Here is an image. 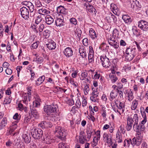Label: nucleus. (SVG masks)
Wrapping results in <instances>:
<instances>
[{
	"label": "nucleus",
	"mask_w": 148,
	"mask_h": 148,
	"mask_svg": "<svg viewBox=\"0 0 148 148\" xmlns=\"http://www.w3.org/2000/svg\"><path fill=\"white\" fill-rule=\"evenodd\" d=\"M88 40L87 38H84L82 40V43L83 45L85 46H87L88 45Z\"/></svg>",
	"instance_id": "58"
},
{
	"label": "nucleus",
	"mask_w": 148,
	"mask_h": 148,
	"mask_svg": "<svg viewBox=\"0 0 148 148\" xmlns=\"http://www.w3.org/2000/svg\"><path fill=\"white\" fill-rule=\"evenodd\" d=\"M45 22L48 25L51 24L54 21L53 19L49 15L46 16Z\"/></svg>",
	"instance_id": "23"
},
{
	"label": "nucleus",
	"mask_w": 148,
	"mask_h": 148,
	"mask_svg": "<svg viewBox=\"0 0 148 148\" xmlns=\"http://www.w3.org/2000/svg\"><path fill=\"white\" fill-rule=\"evenodd\" d=\"M47 47L49 49L52 50L55 49L56 47V43L53 41L49 42V44H46Z\"/></svg>",
	"instance_id": "24"
},
{
	"label": "nucleus",
	"mask_w": 148,
	"mask_h": 148,
	"mask_svg": "<svg viewBox=\"0 0 148 148\" xmlns=\"http://www.w3.org/2000/svg\"><path fill=\"white\" fill-rule=\"evenodd\" d=\"M133 128L134 130L138 134H140V125L139 126L138 123H134L133 125Z\"/></svg>",
	"instance_id": "26"
},
{
	"label": "nucleus",
	"mask_w": 148,
	"mask_h": 148,
	"mask_svg": "<svg viewBox=\"0 0 148 148\" xmlns=\"http://www.w3.org/2000/svg\"><path fill=\"white\" fill-rule=\"evenodd\" d=\"M125 58L126 60L128 61H130L133 60V58L135 57V56L132 55L128 53H125Z\"/></svg>",
	"instance_id": "33"
},
{
	"label": "nucleus",
	"mask_w": 148,
	"mask_h": 148,
	"mask_svg": "<svg viewBox=\"0 0 148 148\" xmlns=\"http://www.w3.org/2000/svg\"><path fill=\"white\" fill-rule=\"evenodd\" d=\"M131 142H132V141H131V139H129V140L125 139L124 141V146L129 147Z\"/></svg>",
	"instance_id": "51"
},
{
	"label": "nucleus",
	"mask_w": 148,
	"mask_h": 148,
	"mask_svg": "<svg viewBox=\"0 0 148 148\" xmlns=\"http://www.w3.org/2000/svg\"><path fill=\"white\" fill-rule=\"evenodd\" d=\"M100 139V138L95 137L93 138L92 146H93V147L96 146Z\"/></svg>",
	"instance_id": "47"
},
{
	"label": "nucleus",
	"mask_w": 148,
	"mask_h": 148,
	"mask_svg": "<svg viewBox=\"0 0 148 148\" xmlns=\"http://www.w3.org/2000/svg\"><path fill=\"white\" fill-rule=\"evenodd\" d=\"M64 53L68 57L72 56L73 55V52L71 48L69 47H67L64 49Z\"/></svg>",
	"instance_id": "14"
},
{
	"label": "nucleus",
	"mask_w": 148,
	"mask_h": 148,
	"mask_svg": "<svg viewBox=\"0 0 148 148\" xmlns=\"http://www.w3.org/2000/svg\"><path fill=\"white\" fill-rule=\"evenodd\" d=\"M11 101V99L8 97H6L4 99V103L5 104H9L10 103Z\"/></svg>",
	"instance_id": "56"
},
{
	"label": "nucleus",
	"mask_w": 148,
	"mask_h": 148,
	"mask_svg": "<svg viewBox=\"0 0 148 148\" xmlns=\"http://www.w3.org/2000/svg\"><path fill=\"white\" fill-rule=\"evenodd\" d=\"M125 53H128L135 56L136 55V48L134 47L132 48H127L126 50Z\"/></svg>",
	"instance_id": "16"
},
{
	"label": "nucleus",
	"mask_w": 148,
	"mask_h": 148,
	"mask_svg": "<svg viewBox=\"0 0 148 148\" xmlns=\"http://www.w3.org/2000/svg\"><path fill=\"white\" fill-rule=\"evenodd\" d=\"M38 12L39 14L42 15L47 14H50V12L49 11L46 9L44 8H42L39 9L38 11Z\"/></svg>",
	"instance_id": "21"
},
{
	"label": "nucleus",
	"mask_w": 148,
	"mask_h": 148,
	"mask_svg": "<svg viewBox=\"0 0 148 148\" xmlns=\"http://www.w3.org/2000/svg\"><path fill=\"white\" fill-rule=\"evenodd\" d=\"M17 108L18 110L21 111L24 110V107L21 103H18V105Z\"/></svg>",
	"instance_id": "60"
},
{
	"label": "nucleus",
	"mask_w": 148,
	"mask_h": 148,
	"mask_svg": "<svg viewBox=\"0 0 148 148\" xmlns=\"http://www.w3.org/2000/svg\"><path fill=\"white\" fill-rule=\"evenodd\" d=\"M84 5L86 6V10L88 12L95 14H96L97 11L95 8L93 7V6L90 5L88 3L87 4H85Z\"/></svg>",
	"instance_id": "12"
},
{
	"label": "nucleus",
	"mask_w": 148,
	"mask_h": 148,
	"mask_svg": "<svg viewBox=\"0 0 148 148\" xmlns=\"http://www.w3.org/2000/svg\"><path fill=\"white\" fill-rule=\"evenodd\" d=\"M133 93L132 91L130 90L127 92V97L128 98V100L130 101L134 98V96L133 95Z\"/></svg>",
	"instance_id": "38"
},
{
	"label": "nucleus",
	"mask_w": 148,
	"mask_h": 148,
	"mask_svg": "<svg viewBox=\"0 0 148 148\" xmlns=\"http://www.w3.org/2000/svg\"><path fill=\"white\" fill-rule=\"evenodd\" d=\"M58 148H69V146L64 143H60L58 144Z\"/></svg>",
	"instance_id": "53"
},
{
	"label": "nucleus",
	"mask_w": 148,
	"mask_h": 148,
	"mask_svg": "<svg viewBox=\"0 0 148 148\" xmlns=\"http://www.w3.org/2000/svg\"><path fill=\"white\" fill-rule=\"evenodd\" d=\"M55 133L58 134V137L62 140L66 139L67 132L63 127L60 126L56 127Z\"/></svg>",
	"instance_id": "1"
},
{
	"label": "nucleus",
	"mask_w": 148,
	"mask_h": 148,
	"mask_svg": "<svg viewBox=\"0 0 148 148\" xmlns=\"http://www.w3.org/2000/svg\"><path fill=\"white\" fill-rule=\"evenodd\" d=\"M142 141V139L140 138H134L132 140V142H131L132 144L133 145L138 146L140 145Z\"/></svg>",
	"instance_id": "15"
},
{
	"label": "nucleus",
	"mask_w": 148,
	"mask_h": 148,
	"mask_svg": "<svg viewBox=\"0 0 148 148\" xmlns=\"http://www.w3.org/2000/svg\"><path fill=\"white\" fill-rule=\"evenodd\" d=\"M16 123H12L10 126V129L9 130V133L10 134H12L13 131L16 129L17 127Z\"/></svg>",
	"instance_id": "25"
},
{
	"label": "nucleus",
	"mask_w": 148,
	"mask_h": 148,
	"mask_svg": "<svg viewBox=\"0 0 148 148\" xmlns=\"http://www.w3.org/2000/svg\"><path fill=\"white\" fill-rule=\"evenodd\" d=\"M31 133L32 137L35 139H39L43 134V131L38 128L32 129Z\"/></svg>",
	"instance_id": "2"
},
{
	"label": "nucleus",
	"mask_w": 148,
	"mask_h": 148,
	"mask_svg": "<svg viewBox=\"0 0 148 148\" xmlns=\"http://www.w3.org/2000/svg\"><path fill=\"white\" fill-rule=\"evenodd\" d=\"M132 119L134 121V120L135 122L134 123H138V116L137 114H135Z\"/></svg>",
	"instance_id": "57"
},
{
	"label": "nucleus",
	"mask_w": 148,
	"mask_h": 148,
	"mask_svg": "<svg viewBox=\"0 0 148 148\" xmlns=\"http://www.w3.org/2000/svg\"><path fill=\"white\" fill-rule=\"evenodd\" d=\"M88 75V73L86 71H83L82 72L81 74L82 77L80 78V79L82 80H83L85 79Z\"/></svg>",
	"instance_id": "44"
},
{
	"label": "nucleus",
	"mask_w": 148,
	"mask_h": 148,
	"mask_svg": "<svg viewBox=\"0 0 148 148\" xmlns=\"http://www.w3.org/2000/svg\"><path fill=\"white\" fill-rule=\"evenodd\" d=\"M110 18L111 21H113L114 23H116L117 21V20L116 16L112 14H111Z\"/></svg>",
	"instance_id": "48"
},
{
	"label": "nucleus",
	"mask_w": 148,
	"mask_h": 148,
	"mask_svg": "<svg viewBox=\"0 0 148 148\" xmlns=\"http://www.w3.org/2000/svg\"><path fill=\"white\" fill-rule=\"evenodd\" d=\"M49 136H47L46 138H44V141L45 143L47 144H51L53 140Z\"/></svg>",
	"instance_id": "41"
},
{
	"label": "nucleus",
	"mask_w": 148,
	"mask_h": 148,
	"mask_svg": "<svg viewBox=\"0 0 148 148\" xmlns=\"http://www.w3.org/2000/svg\"><path fill=\"white\" fill-rule=\"evenodd\" d=\"M138 27L142 30L147 31L148 29V22L141 20L138 22Z\"/></svg>",
	"instance_id": "8"
},
{
	"label": "nucleus",
	"mask_w": 148,
	"mask_h": 148,
	"mask_svg": "<svg viewBox=\"0 0 148 148\" xmlns=\"http://www.w3.org/2000/svg\"><path fill=\"white\" fill-rule=\"evenodd\" d=\"M94 54H88V58L89 63L92 64L94 62Z\"/></svg>",
	"instance_id": "45"
},
{
	"label": "nucleus",
	"mask_w": 148,
	"mask_h": 148,
	"mask_svg": "<svg viewBox=\"0 0 148 148\" xmlns=\"http://www.w3.org/2000/svg\"><path fill=\"white\" fill-rule=\"evenodd\" d=\"M43 58L41 57L37 58L36 60V61L37 63L40 64L42 63L43 62Z\"/></svg>",
	"instance_id": "63"
},
{
	"label": "nucleus",
	"mask_w": 148,
	"mask_h": 148,
	"mask_svg": "<svg viewBox=\"0 0 148 148\" xmlns=\"http://www.w3.org/2000/svg\"><path fill=\"white\" fill-rule=\"evenodd\" d=\"M40 102L34 101L33 102V106H32L35 108H38L40 106Z\"/></svg>",
	"instance_id": "49"
},
{
	"label": "nucleus",
	"mask_w": 148,
	"mask_h": 148,
	"mask_svg": "<svg viewBox=\"0 0 148 148\" xmlns=\"http://www.w3.org/2000/svg\"><path fill=\"white\" fill-rule=\"evenodd\" d=\"M52 126V123L50 121H43L39 125V126L42 128L45 127H51Z\"/></svg>",
	"instance_id": "11"
},
{
	"label": "nucleus",
	"mask_w": 148,
	"mask_h": 148,
	"mask_svg": "<svg viewBox=\"0 0 148 148\" xmlns=\"http://www.w3.org/2000/svg\"><path fill=\"white\" fill-rule=\"evenodd\" d=\"M43 111L48 115L56 112V106L54 105H47L44 106Z\"/></svg>",
	"instance_id": "3"
},
{
	"label": "nucleus",
	"mask_w": 148,
	"mask_h": 148,
	"mask_svg": "<svg viewBox=\"0 0 148 148\" xmlns=\"http://www.w3.org/2000/svg\"><path fill=\"white\" fill-rule=\"evenodd\" d=\"M55 23L56 25L59 27L65 25V22L62 15H59L56 18Z\"/></svg>",
	"instance_id": "7"
},
{
	"label": "nucleus",
	"mask_w": 148,
	"mask_h": 148,
	"mask_svg": "<svg viewBox=\"0 0 148 148\" xmlns=\"http://www.w3.org/2000/svg\"><path fill=\"white\" fill-rule=\"evenodd\" d=\"M77 140L78 143L82 144H83L86 143L87 141L86 137L83 131H81L80 132L78 138L77 139Z\"/></svg>",
	"instance_id": "6"
},
{
	"label": "nucleus",
	"mask_w": 148,
	"mask_h": 148,
	"mask_svg": "<svg viewBox=\"0 0 148 148\" xmlns=\"http://www.w3.org/2000/svg\"><path fill=\"white\" fill-rule=\"evenodd\" d=\"M92 95L95 96V97H97L99 94L97 91V88H92Z\"/></svg>",
	"instance_id": "43"
},
{
	"label": "nucleus",
	"mask_w": 148,
	"mask_h": 148,
	"mask_svg": "<svg viewBox=\"0 0 148 148\" xmlns=\"http://www.w3.org/2000/svg\"><path fill=\"white\" fill-rule=\"evenodd\" d=\"M116 40L115 39L113 36L110 35L108 37V40L109 44H110V43L114 41H115Z\"/></svg>",
	"instance_id": "42"
},
{
	"label": "nucleus",
	"mask_w": 148,
	"mask_h": 148,
	"mask_svg": "<svg viewBox=\"0 0 148 148\" xmlns=\"http://www.w3.org/2000/svg\"><path fill=\"white\" fill-rule=\"evenodd\" d=\"M109 77L112 83H114L118 80V78L116 75L113 74H110L109 75Z\"/></svg>",
	"instance_id": "28"
},
{
	"label": "nucleus",
	"mask_w": 148,
	"mask_h": 148,
	"mask_svg": "<svg viewBox=\"0 0 148 148\" xmlns=\"http://www.w3.org/2000/svg\"><path fill=\"white\" fill-rule=\"evenodd\" d=\"M31 118V116L30 115V114L29 113H27L25 115L24 119V123H27L29 121Z\"/></svg>",
	"instance_id": "30"
},
{
	"label": "nucleus",
	"mask_w": 148,
	"mask_h": 148,
	"mask_svg": "<svg viewBox=\"0 0 148 148\" xmlns=\"http://www.w3.org/2000/svg\"><path fill=\"white\" fill-rule=\"evenodd\" d=\"M32 28L34 29V32L36 33H38V31H39V35L41 36V32L44 29L45 26L44 24L42 23H40L38 25L34 26H32Z\"/></svg>",
	"instance_id": "9"
},
{
	"label": "nucleus",
	"mask_w": 148,
	"mask_h": 148,
	"mask_svg": "<svg viewBox=\"0 0 148 148\" xmlns=\"http://www.w3.org/2000/svg\"><path fill=\"white\" fill-rule=\"evenodd\" d=\"M35 5L36 7L37 8L40 7L42 6V4L40 1L39 0H37L36 1Z\"/></svg>",
	"instance_id": "64"
},
{
	"label": "nucleus",
	"mask_w": 148,
	"mask_h": 148,
	"mask_svg": "<svg viewBox=\"0 0 148 148\" xmlns=\"http://www.w3.org/2000/svg\"><path fill=\"white\" fill-rule=\"evenodd\" d=\"M27 90L28 92L27 94L26 93H24L23 94L22 96L23 103L26 105L28 103V99L29 101L30 100V97L29 95H31L30 92L31 90L29 88H28L27 89Z\"/></svg>",
	"instance_id": "10"
},
{
	"label": "nucleus",
	"mask_w": 148,
	"mask_h": 148,
	"mask_svg": "<svg viewBox=\"0 0 148 148\" xmlns=\"http://www.w3.org/2000/svg\"><path fill=\"white\" fill-rule=\"evenodd\" d=\"M107 46L104 43H102L101 45L99 48L102 50H104L106 49Z\"/></svg>",
	"instance_id": "59"
},
{
	"label": "nucleus",
	"mask_w": 148,
	"mask_h": 148,
	"mask_svg": "<svg viewBox=\"0 0 148 148\" xmlns=\"http://www.w3.org/2000/svg\"><path fill=\"white\" fill-rule=\"evenodd\" d=\"M45 79V77L44 75L40 77L37 80L38 82H36V85L38 86L44 82Z\"/></svg>",
	"instance_id": "32"
},
{
	"label": "nucleus",
	"mask_w": 148,
	"mask_h": 148,
	"mask_svg": "<svg viewBox=\"0 0 148 148\" xmlns=\"http://www.w3.org/2000/svg\"><path fill=\"white\" fill-rule=\"evenodd\" d=\"M89 36L92 39H95L97 38L96 32L93 29L91 28L89 31Z\"/></svg>",
	"instance_id": "22"
},
{
	"label": "nucleus",
	"mask_w": 148,
	"mask_h": 148,
	"mask_svg": "<svg viewBox=\"0 0 148 148\" xmlns=\"http://www.w3.org/2000/svg\"><path fill=\"white\" fill-rule=\"evenodd\" d=\"M48 117V119L52 121H56L57 120V118L56 117V115L54 114H51L49 115Z\"/></svg>",
	"instance_id": "35"
},
{
	"label": "nucleus",
	"mask_w": 148,
	"mask_h": 148,
	"mask_svg": "<svg viewBox=\"0 0 148 148\" xmlns=\"http://www.w3.org/2000/svg\"><path fill=\"white\" fill-rule=\"evenodd\" d=\"M69 21L71 23L75 25H76L77 24V20L75 18H72L70 19Z\"/></svg>",
	"instance_id": "54"
},
{
	"label": "nucleus",
	"mask_w": 148,
	"mask_h": 148,
	"mask_svg": "<svg viewBox=\"0 0 148 148\" xmlns=\"http://www.w3.org/2000/svg\"><path fill=\"white\" fill-rule=\"evenodd\" d=\"M77 32H75L76 34H77V36L78 38L80 39V38L81 36L82 32L80 28H78L76 29Z\"/></svg>",
	"instance_id": "55"
},
{
	"label": "nucleus",
	"mask_w": 148,
	"mask_h": 148,
	"mask_svg": "<svg viewBox=\"0 0 148 148\" xmlns=\"http://www.w3.org/2000/svg\"><path fill=\"white\" fill-rule=\"evenodd\" d=\"M50 32L47 29L44 30L43 32V35L46 38H47L49 37L50 35Z\"/></svg>",
	"instance_id": "39"
},
{
	"label": "nucleus",
	"mask_w": 148,
	"mask_h": 148,
	"mask_svg": "<svg viewBox=\"0 0 148 148\" xmlns=\"http://www.w3.org/2000/svg\"><path fill=\"white\" fill-rule=\"evenodd\" d=\"M138 105V101L136 99L134 100L132 102L131 109L132 110H134L136 109Z\"/></svg>",
	"instance_id": "31"
},
{
	"label": "nucleus",
	"mask_w": 148,
	"mask_h": 148,
	"mask_svg": "<svg viewBox=\"0 0 148 148\" xmlns=\"http://www.w3.org/2000/svg\"><path fill=\"white\" fill-rule=\"evenodd\" d=\"M30 11L29 16L32 17L34 16L36 13V11L34 9V6L29 9Z\"/></svg>",
	"instance_id": "37"
},
{
	"label": "nucleus",
	"mask_w": 148,
	"mask_h": 148,
	"mask_svg": "<svg viewBox=\"0 0 148 148\" xmlns=\"http://www.w3.org/2000/svg\"><path fill=\"white\" fill-rule=\"evenodd\" d=\"M84 90V94L85 95H87L89 90L88 84H86V85L85 86Z\"/></svg>",
	"instance_id": "50"
},
{
	"label": "nucleus",
	"mask_w": 148,
	"mask_h": 148,
	"mask_svg": "<svg viewBox=\"0 0 148 148\" xmlns=\"http://www.w3.org/2000/svg\"><path fill=\"white\" fill-rule=\"evenodd\" d=\"M7 119L6 118H3L1 123L0 124V129H2L5 127L6 125Z\"/></svg>",
	"instance_id": "27"
},
{
	"label": "nucleus",
	"mask_w": 148,
	"mask_h": 148,
	"mask_svg": "<svg viewBox=\"0 0 148 148\" xmlns=\"http://www.w3.org/2000/svg\"><path fill=\"white\" fill-rule=\"evenodd\" d=\"M29 10L28 8L25 7H23L20 10L22 17L25 20H27L29 18Z\"/></svg>",
	"instance_id": "5"
},
{
	"label": "nucleus",
	"mask_w": 148,
	"mask_h": 148,
	"mask_svg": "<svg viewBox=\"0 0 148 148\" xmlns=\"http://www.w3.org/2000/svg\"><path fill=\"white\" fill-rule=\"evenodd\" d=\"M101 62L103 66L106 68H109L110 66L111 63L110 62L109 58L106 56L102 55L100 57Z\"/></svg>",
	"instance_id": "4"
},
{
	"label": "nucleus",
	"mask_w": 148,
	"mask_h": 148,
	"mask_svg": "<svg viewBox=\"0 0 148 148\" xmlns=\"http://www.w3.org/2000/svg\"><path fill=\"white\" fill-rule=\"evenodd\" d=\"M23 139L26 143H29L31 141V138L29 134H23L22 135Z\"/></svg>",
	"instance_id": "20"
},
{
	"label": "nucleus",
	"mask_w": 148,
	"mask_h": 148,
	"mask_svg": "<svg viewBox=\"0 0 148 148\" xmlns=\"http://www.w3.org/2000/svg\"><path fill=\"white\" fill-rule=\"evenodd\" d=\"M132 123H127V126H126V128L128 131H129L132 129Z\"/></svg>",
	"instance_id": "61"
},
{
	"label": "nucleus",
	"mask_w": 148,
	"mask_h": 148,
	"mask_svg": "<svg viewBox=\"0 0 148 148\" xmlns=\"http://www.w3.org/2000/svg\"><path fill=\"white\" fill-rule=\"evenodd\" d=\"M122 19L127 24H130L132 21V19L131 17L128 15H124L122 17Z\"/></svg>",
	"instance_id": "18"
},
{
	"label": "nucleus",
	"mask_w": 148,
	"mask_h": 148,
	"mask_svg": "<svg viewBox=\"0 0 148 148\" xmlns=\"http://www.w3.org/2000/svg\"><path fill=\"white\" fill-rule=\"evenodd\" d=\"M65 9L63 6H60L58 7L57 9V11L58 12L62 14H64L66 13L65 11Z\"/></svg>",
	"instance_id": "34"
},
{
	"label": "nucleus",
	"mask_w": 148,
	"mask_h": 148,
	"mask_svg": "<svg viewBox=\"0 0 148 148\" xmlns=\"http://www.w3.org/2000/svg\"><path fill=\"white\" fill-rule=\"evenodd\" d=\"M80 54V56L83 58H85L86 57V50L84 51H80L79 52Z\"/></svg>",
	"instance_id": "52"
},
{
	"label": "nucleus",
	"mask_w": 148,
	"mask_h": 148,
	"mask_svg": "<svg viewBox=\"0 0 148 148\" xmlns=\"http://www.w3.org/2000/svg\"><path fill=\"white\" fill-rule=\"evenodd\" d=\"M103 140L106 141L107 143H110L111 145L112 143V139L111 136H109L106 133H104L103 136Z\"/></svg>",
	"instance_id": "17"
},
{
	"label": "nucleus",
	"mask_w": 148,
	"mask_h": 148,
	"mask_svg": "<svg viewBox=\"0 0 148 148\" xmlns=\"http://www.w3.org/2000/svg\"><path fill=\"white\" fill-rule=\"evenodd\" d=\"M117 96V93L113 90L112 91L110 94V101H112L113 99L115 98Z\"/></svg>",
	"instance_id": "36"
},
{
	"label": "nucleus",
	"mask_w": 148,
	"mask_h": 148,
	"mask_svg": "<svg viewBox=\"0 0 148 148\" xmlns=\"http://www.w3.org/2000/svg\"><path fill=\"white\" fill-rule=\"evenodd\" d=\"M30 109L32 116L35 119H38L39 116V114L37 110L31 106H30Z\"/></svg>",
	"instance_id": "13"
},
{
	"label": "nucleus",
	"mask_w": 148,
	"mask_h": 148,
	"mask_svg": "<svg viewBox=\"0 0 148 148\" xmlns=\"http://www.w3.org/2000/svg\"><path fill=\"white\" fill-rule=\"evenodd\" d=\"M14 119L17 120H20L21 118V115L18 113H16L13 116Z\"/></svg>",
	"instance_id": "62"
},
{
	"label": "nucleus",
	"mask_w": 148,
	"mask_h": 148,
	"mask_svg": "<svg viewBox=\"0 0 148 148\" xmlns=\"http://www.w3.org/2000/svg\"><path fill=\"white\" fill-rule=\"evenodd\" d=\"M141 6L138 1H133L131 4V8L135 10L140 8Z\"/></svg>",
	"instance_id": "19"
},
{
	"label": "nucleus",
	"mask_w": 148,
	"mask_h": 148,
	"mask_svg": "<svg viewBox=\"0 0 148 148\" xmlns=\"http://www.w3.org/2000/svg\"><path fill=\"white\" fill-rule=\"evenodd\" d=\"M109 44L115 49H117L119 47V43L118 41L116 40L110 43V44Z\"/></svg>",
	"instance_id": "40"
},
{
	"label": "nucleus",
	"mask_w": 148,
	"mask_h": 148,
	"mask_svg": "<svg viewBox=\"0 0 148 148\" xmlns=\"http://www.w3.org/2000/svg\"><path fill=\"white\" fill-rule=\"evenodd\" d=\"M115 104L116 105L117 107L119 109L125 108V103L124 102H121L120 101L119 106L117 103H115Z\"/></svg>",
	"instance_id": "46"
},
{
	"label": "nucleus",
	"mask_w": 148,
	"mask_h": 148,
	"mask_svg": "<svg viewBox=\"0 0 148 148\" xmlns=\"http://www.w3.org/2000/svg\"><path fill=\"white\" fill-rule=\"evenodd\" d=\"M22 3L26 6L25 7L29 9L34 6L33 4L30 1H25L23 2Z\"/></svg>",
	"instance_id": "29"
}]
</instances>
